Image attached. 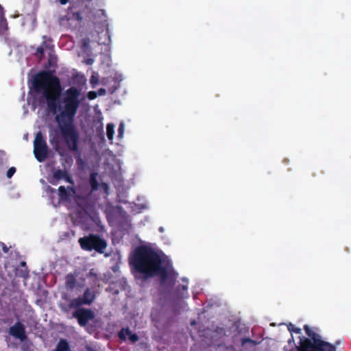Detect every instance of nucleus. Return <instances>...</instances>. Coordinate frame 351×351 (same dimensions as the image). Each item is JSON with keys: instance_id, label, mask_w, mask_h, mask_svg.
<instances>
[{"instance_id": "nucleus-30", "label": "nucleus", "mask_w": 351, "mask_h": 351, "mask_svg": "<svg viewBox=\"0 0 351 351\" xmlns=\"http://www.w3.org/2000/svg\"><path fill=\"white\" fill-rule=\"evenodd\" d=\"M325 351H336V348L335 346L333 345L332 346H330V348H328Z\"/></svg>"}, {"instance_id": "nucleus-9", "label": "nucleus", "mask_w": 351, "mask_h": 351, "mask_svg": "<svg viewBox=\"0 0 351 351\" xmlns=\"http://www.w3.org/2000/svg\"><path fill=\"white\" fill-rule=\"evenodd\" d=\"M126 336L132 343H135L138 340V336L136 333H132L129 328H122L118 333V337L123 341L126 340Z\"/></svg>"}, {"instance_id": "nucleus-7", "label": "nucleus", "mask_w": 351, "mask_h": 351, "mask_svg": "<svg viewBox=\"0 0 351 351\" xmlns=\"http://www.w3.org/2000/svg\"><path fill=\"white\" fill-rule=\"evenodd\" d=\"M73 317L77 319L81 326H85L90 320L94 319L95 314L90 309L81 308L77 309L73 313Z\"/></svg>"}, {"instance_id": "nucleus-17", "label": "nucleus", "mask_w": 351, "mask_h": 351, "mask_svg": "<svg viewBox=\"0 0 351 351\" xmlns=\"http://www.w3.org/2000/svg\"><path fill=\"white\" fill-rule=\"evenodd\" d=\"M114 125L113 123H108L106 126V135L109 141H112L113 140L114 136Z\"/></svg>"}, {"instance_id": "nucleus-29", "label": "nucleus", "mask_w": 351, "mask_h": 351, "mask_svg": "<svg viewBox=\"0 0 351 351\" xmlns=\"http://www.w3.org/2000/svg\"><path fill=\"white\" fill-rule=\"evenodd\" d=\"M5 18L3 8L0 5V20Z\"/></svg>"}, {"instance_id": "nucleus-21", "label": "nucleus", "mask_w": 351, "mask_h": 351, "mask_svg": "<svg viewBox=\"0 0 351 351\" xmlns=\"http://www.w3.org/2000/svg\"><path fill=\"white\" fill-rule=\"evenodd\" d=\"M288 330L290 332H295L296 334H300L301 333V329L299 328L295 327L293 324H289L287 326Z\"/></svg>"}, {"instance_id": "nucleus-35", "label": "nucleus", "mask_w": 351, "mask_h": 351, "mask_svg": "<svg viewBox=\"0 0 351 351\" xmlns=\"http://www.w3.org/2000/svg\"><path fill=\"white\" fill-rule=\"evenodd\" d=\"M100 93H105V90L104 89H99V90Z\"/></svg>"}, {"instance_id": "nucleus-4", "label": "nucleus", "mask_w": 351, "mask_h": 351, "mask_svg": "<svg viewBox=\"0 0 351 351\" xmlns=\"http://www.w3.org/2000/svg\"><path fill=\"white\" fill-rule=\"evenodd\" d=\"M78 242L81 248L85 251L95 250L103 253L107 247L106 241L97 234H89L88 236L81 237Z\"/></svg>"}, {"instance_id": "nucleus-19", "label": "nucleus", "mask_w": 351, "mask_h": 351, "mask_svg": "<svg viewBox=\"0 0 351 351\" xmlns=\"http://www.w3.org/2000/svg\"><path fill=\"white\" fill-rule=\"evenodd\" d=\"M44 46L48 47L45 40H43L42 45L40 47H37L35 54L39 56L40 57H43L45 54Z\"/></svg>"}, {"instance_id": "nucleus-14", "label": "nucleus", "mask_w": 351, "mask_h": 351, "mask_svg": "<svg viewBox=\"0 0 351 351\" xmlns=\"http://www.w3.org/2000/svg\"><path fill=\"white\" fill-rule=\"evenodd\" d=\"M53 351H70V346L66 339H61Z\"/></svg>"}, {"instance_id": "nucleus-12", "label": "nucleus", "mask_w": 351, "mask_h": 351, "mask_svg": "<svg viewBox=\"0 0 351 351\" xmlns=\"http://www.w3.org/2000/svg\"><path fill=\"white\" fill-rule=\"evenodd\" d=\"M58 195L60 200L61 201H66L69 199L70 193L69 191L75 193V189L73 186H69L67 188H65L64 186H60L58 188Z\"/></svg>"}, {"instance_id": "nucleus-31", "label": "nucleus", "mask_w": 351, "mask_h": 351, "mask_svg": "<svg viewBox=\"0 0 351 351\" xmlns=\"http://www.w3.org/2000/svg\"><path fill=\"white\" fill-rule=\"evenodd\" d=\"M69 1V0H59V2H60L62 5H65V4H66Z\"/></svg>"}, {"instance_id": "nucleus-37", "label": "nucleus", "mask_w": 351, "mask_h": 351, "mask_svg": "<svg viewBox=\"0 0 351 351\" xmlns=\"http://www.w3.org/2000/svg\"><path fill=\"white\" fill-rule=\"evenodd\" d=\"M191 325L195 324V321H193V322H191Z\"/></svg>"}, {"instance_id": "nucleus-28", "label": "nucleus", "mask_w": 351, "mask_h": 351, "mask_svg": "<svg viewBox=\"0 0 351 351\" xmlns=\"http://www.w3.org/2000/svg\"><path fill=\"white\" fill-rule=\"evenodd\" d=\"M89 42H90V40H89L88 38H84L83 40V47H84V48H86V47H87L88 46Z\"/></svg>"}, {"instance_id": "nucleus-2", "label": "nucleus", "mask_w": 351, "mask_h": 351, "mask_svg": "<svg viewBox=\"0 0 351 351\" xmlns=\"http://www.w3.org/2000/svg\"><path fill=\"white\" fill-rule=\"evenodd\" d=\"M130 264L145 279L158 276L160 284L168 291H171L176 282V277L162 265L160 256L152 248L146 245L136 247L130 257Z\"/></svg>"}, {"instance_id": "nucleus-3", "label": "nucleus", "mask_w": 351, "mask_h": 351, "mask_svg": "<svg viewBox=\"0 0 351 351\" xmlns=\"http://www.w3.org/2000/svg\"><path fill=\"white\" fill-rule=\"evenodd\" d=\"M304 330L308 338L302 337L300 340L298 351H325L333 346L322 339L321 336L313 331L308 325L304 326Z\"/></svg>"}, {"instance_id": "nucleus-33", "label": "nucleus", "mask_w": 351, "mask_h": 351, "mask_svg": "<svg viewBox=\"0 0 351 351\" xmlns=\"http://www.w3.org/2000/svg\"><path fill=\"white\" fill-rule=\"evenodd\" d=\"M21 265L22 267H25V266H26V263H25V261H22V262L21 263Z\"/></svg>"}, {"instance_id": "nucleus-26", "label": "nucleus", "mask_w": 351, "mask_h": 351, "mask_svg": "<svg viewBox=\"0 0 351 351\" xmlns=\"http://www.w3.org/2000/svg\"><path fill=\"white\" fill-rule=\"evenodd\" d=\"M97 93L95 91H89L87 94V97L90 100H93L97 97Z\"/></svg>"}, {"instance_id": "nucleus-25", "label": "nucleus", "mask_w": 351, "mask_h": 351, "mask_svg": "<svg viewBox=\"0 0 351 351\" xmlns=\"http://www.w3.org/2000/svg\"><path fill=\"white\" fill-rule=\"evenodd\" d=\"M63 180H64L66 182L70 184H73V180L72 177L66 172L65 176L64 177Z\"/></svg>"}, {"instance_id": "nucleus-22", "label": "nucleus", "mask_w": 351, "mask_h": 351, "mask_svg": "<svg viewBox=\"0 0 351 351\" xmlns=\"http://www.w3.org/2000/svg\"><path fill=\"white\" fill-rule=\"evenodd\" d=\"M124 134V124L121 123L118 128V136L122 138Z\"/></svg>"}, {"instance_id": "nucleus-6", "label": "nucleus", "mask_w": 351, "mask_h": 351, "mask_svg": "<svg viewBox=\"0 0 351 351\" xmlns=\"http://www.w3.org/2000/svg\"><path fill=\"white\" fill-rule=\"evenodd\" d=\"M95 299V295L89 288L86 289L82 297L73 298L71 300L69 307L77 308L82 305H90Z\"/></svg>"}, {"instance_id": "nucleus-10", "label": "nucleus", "mask_w": 351, "mask_h": 351, "mask_svg": "<svg viewBox=\"0 0 351 351\" xmlns=\"http://www.w3.org/2000/svg\"><path fill=\"white\" fill-rule=\"evenodd\" d=\"M49 143L53 148L58 151L60 146V134L57 130H51L49 134Z\"/></svg>"}, {"instance_id": "nucleus-8", "label": "nucleus", "mask_w": 351, "mask_h": 351, "mask_svg": "<svg viewBox=\"0 0 351 351\" xmlns=\"http://www.w3.org/2000/svg\"><path fill=\"white\" fill-rule=\"evenodd\" d=\"M9 333L14 337L25 341L27 339L25 327L20 322H17L15 324L10 328Z\"/></svg>"}, {"instance_id": "nucleus-1", "label": "nucleus", "mask_w": 351, "mask_h": 351, "mask_svg": "<svg viewBox=\"0 0 351 351\" xmlns=\"http://www.w3.org/2000/svg\"><path fill=\"white\" fill-rule=\"evenodd\" d=\"M32 86L36 93L45 99L49 110L57 114L55 120L67 147L77 152L80 134L74 125V119L80 105V89L71 86L61 95L60 79L49 71L36 73L32 80Z\"/></svg>"}, {"instance_id": "nucleus-24", "label": "nucleus", "mask_w": 351, "mask_h": 351, "mask_svg": "<svg viewBox=\"0 0 351 351\" xmlns=\"http://www.w3.org/2000/svg\"><path fill=\"white\" fill-rule=\"evenodd\" d=\"M187 286L186 285H179L178 287H177V290L178 291H180V289H182V297L183 298L184 295V293H187Z\"/></svg>"}, {"instance_id": "nucleus-36", "label": "nucleus", "mask_w": 351, "mask_h": 351, "mask_svg": "<svg viewBox=\"0 0 351 351\" xmlns=\"http://www.w3.org/2000/svg\"><path fill=\"white\" fill-rule=\"evenodd\" d=\"M3 251H4L5 252H8V249H7L6 247H4V248H3Z\"/></svg>"}, {"instance_id": "nucleus-38", "label": "nucleus", "mask_w": 351, "mask_h": 351, "mask_svg": "<svg viewBox=\"0 0 351 351\" xmlns=\"http://www.w3.org/2000/svg\"><path fill=\"white\" fill-rule=\"evenodd\" d=\"M43 39H46V38H47V36H44L43 37Z\"/></svg>"}, {"instance_id": "nucleus-32", "label": "nucleus", "mask_w": 351, "mask_h": 351, "mask_svg": "<svg viewBox=\"0 0 351 351\" xmlns=\"http://www.w3.org/2000/svg\"><path fill=\"white\" fill-rule=\"evenodd\" d=\"M86 351H95L94 349H93L91 347L88 346L86 348Z\"/></svg>"}, {"instance_id": "nucleus-39", "label": "nucleus", "mask_w": 351, "mask_h": 351, "mask_svg": "<svg viewBox=\"0 0 351 351\" xmlns=\"http://www.w3.org/2000/svg\"><path fill=\"white\" fill-rule=\"evenodd\" d=\"M220 330H224V329L223 328H219Z\"/></svg>"}, {"instance_id": "nucleus-16", "label": "nucleus", "mask_w": 351, "mask_h": 351, "mask_svg": "<svg viewBox=\"0 0 351 351\" xmlns=\"http://www.w3.org/2000/svg\"><path fill=\"white\" fill-rule=\"evenodd\" d=\"M8 29V23L5 18L0 20V36H5Z\"/></svg>"}, {"instance_id": "nucleus-23", "label": "nucleus", "mask_w": 351, "mask_h": 351, "mask_svg": "<svg viewBox=\"0 0 351 351\" xmlns=\"http://www.w3.org/2000/svg\"><path fill=\"white\" fill-rule=\"evenodd\" d=\"M15 172H16V168L14 167H12L8 170L6 176L8 178H11Z\"/></svg>"}, {"instance_id": "nucleus-34", "label": "nucleus", "mask_w": 351, "mask_h": 351, "mask_svg": "<svg viewBox=\"0 0 351 351\" xmlns=\"http://www.w3.org/2000/svg\"><path fill=\"white\" fill-rule=\"evenodd\" d=\"M159 231H160V232H163V231H164V228H163L162 227H160V228H159Z\"/></svg>"}, {"instance_id": "nucleus-5", "label": "nucleus", "mask_w": 351, "mask_h": 351, "mask_svg": "<svg viewBox=\"0 0 351 351\" xmlns=\"http://www.w3.org/2000/svg\"><path fill=\"white\" fill-rule=\"evenodd\" d=\"M48 146L44 139L41 132H38L34 141V154L36 159L40 162H44L48 156Z\"/></svg>"}, {"instance_id": "nucleus-20", "label": "nucleus", "mask_w": 351, "mask_h": 351, "mask_svg": "<svg viewBox=\"0 0 351 351\" xmlns=\"http://www.w3.org/2000/svg\"><path fill=\"white\" fill-rule=\"evenodd\" d=\"M241 345H242V346H245V345L246 343L250 344V346L251 347H254V346H256V345H257V342H256V341H254V340H253V339H250V338H249V337L242 338V339H241Z\"/></svg>"}, {"instance_id": "nucleus-11", "label": "nucleus", "mask_w": 351, "mask_h": 351, "mask_svg": "<svg viewBox=\"0 0 351 351\" xmlns=\"http://www.w3.org/2000/svg\"><path fill=\"white\" fill-rule=\"evenodd\" d=\"M67 171L66 170H62V169H56L51 178H50L48 180L49 182L53 185H57L58 184L59 180H63L64 177L65 176Z\"/></svg>"}, {"instance_id": "nucleus-18", "label": "nucleus", "mask_w": 351, "mask_h": 351, "mask_svg": "<svg viewBox=\"0 0 351 351\" xmlns=\"http://www.w3.org/2000/svg\"><path fill=\"white\" fill-rule=\"evenodd\" d=\"M69 20H75L78 23H81L82 21V16L81 13L79 12H69Z\"/></svg>"}, {"instance_id": "nucleus-27", "label": "nucleus", "mask_w": 351, "mask_h": 351, "mask_svg": "<svg viewBox=\"0 0 351 351\" xmlns=\"http://www.w3.org/2000/svg\"><path fill=\"white\" fill-rule=\"evenodd\" d=\"M46 192L47 193L53 194L56 192V190L54 188H52L50 186H47L46 188Z\"/></svg>"}, {"instance_id": "nucleus-13", "label": "nucleus", "mask_w": 351, "mask_h": 351, "mask_svg": "<svg viewBox=\"0 0 351 351\" xmlns=\"http://www.w3.org/2000/svg\"><path fill=\"white\" fill-rule=\"evenodd\" d=\"M65 286L67 289L73 290L76 286V278L73 274H69L65 278Z\"/></svg>"}, {"instance_id": "nucleus-15", "label": "nucleus", "mask_w": 351, "mask_h": 351, "mask_svg": "<svg viewBox=\"0 0 351 351\" xmlns=\"http://www.w3.org/2000/svg\"><path fill=\"white\" fill-rule=\"evenodd\" d=\"M97 176L98 173L96 172H93L90 175L89 183L93 191L97 190L99 188V183L97 179Z\"/></svg>"}]
</instances>
